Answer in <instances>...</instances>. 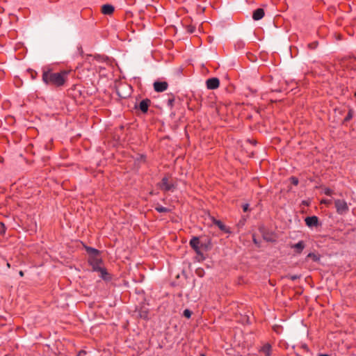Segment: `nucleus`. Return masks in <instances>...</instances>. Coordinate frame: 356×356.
<instances>
[{"label":"nucleus","instance_id":"72a5a7b5","mask_svg":"<svg viewBox=\"0 0 356 356\" xmlns=\"http://www.w3.org/2000/svg\"><path fill=\"white\" fill-rule=\"evenodd\" d=\"M354 96L356 97V92H355Z\"/></svg>","mask_w":356,"mask_h":356},{"label":"nucleus","instance_id":"f257e3e1","mask_svg":"<svg viewBox=\"0 0 356 356\" xmlns=\"http://www.w3.org/2000/svg\"><path fill=\"white\" fill-rule=\"evenodd\" d=\"M69 74V71L63 70L60 72H53L51 70L44 71L42 81L46 84L53 85L56 87L63 86Z\"/></svg>","mask_w":356,"mask_h":356},{"label":"nucleus","instance_id":"f03ea898","mask_svg":"<svg viewBox=\"0 0 356 356\" xmlns=\"http://www.w3.org/2000/svg\"><path fill=\"white\" fill-rule=\"evenodd\" d=\"M158 187L163 192L173 191L175 189V184L169 180L168 177H164L161 182L158 184Z\"/></svg>","mask_w":356,"mask_h":356},{"label":"nucleus","instance_id":"412c9836","mask_svg":"<svg viewBox=\"0 0 356 356\" xmlns=\"http://www.w3.org/2000/svg\"><path fill=\"white\" fill-rule=\"evenodd\" d=\"M140 316L142 318L147 319L148 318L147 312L142 311L140 312Z\"/></svg>","mask_w":356,"mask_h":356},{"label":"nucleus","instance_id":"ddd939ff","mask_svg":"<svg viewBox=\"0 0 356 356\" xmlns=\"http://www.w3.org/2000/svg\"><path fill=\"white\" fill-rule=\"evenodd\" d=\"M305 245L304 241H300L297 243H295L291 245V248L294 249L296 250V252L298 254H300L303 249L305 248Z\"/></svg>","mask_w":356,"mask_h":356},{"label":"nucleus","instance_id":"aec40b11","mask_svg":"<svg viewBox=\"0 0 356 356\" xmlns=\"http://www.w3.org/2000/svg\"><path fill=\"white\" fill-rule=\"evenodd\" d=\"M6 232V227L3 223L0 222V235L4 234Z\"/></svg>","mask_w":356,"mask_h":356},{"label":"nucleus","instance_id":"4be33fe9","mask_svg":"<svg viewBox=\"0 0 356 356\" xmlns=\"http://www.w3.org/2000/svg\"><path fill=\"white\" fill-rule=\"evenodd\" d=\"M353 118V111L350 109L348 111V113L347 114L346 117L345 118L346 121L350 120Z\"/></svg>","mask_w":356,"mask_h":356},{"label":"nucleus","instance_id":"0eeeda50","mask_svg":"<svg viewBox=\"0 0 356 356\" xmlns=\"http://www.w3.org/2000/svg\"><path fill=\"white\" fill-rule=\"evenodd\" d=\"M168 84L165 81H155L154 89L156 92H161L167 90Z\"/></svg>","mask_w":356,"mask_h":356},{"label":"nucleus","instance_id":"a878e982","mask_svg":"<svg viewBox=\"0 0 356 356\" xmlns=\"http://www.w3.org/2000/svg\"><path fill=\"white\" fill-rule=\"evenodd\" d=\"M86 352L85 350H81L79 352L76 356H86Z\"/></svg>","mask_w":356,"mask_h":356},{"label":"nucleus","instance_id":"39448f33","mask_svg":"<svg viewBox=\"0 0 356 356\" xmlns=\"http://www.w3.org/2000/svg\"><path fill=\"white\" fill-rule=\"evenodd\" d=\"M207 88L209 90H215L219 87L220 81L218 78H210L206 81Z\"/></svg>","mask_w":356,"mask_h":356},{"label":"nucleus","instance_id":"f3484780","mask_svg":"<svg viewBox=\"0 0 356 356\" xmlns=\"http://www.w3.org/2000/svg\"><path fill=\"white\" fill-rule=\"evenodd\" d=\"M155 210L159 213H168L170 211L168 208L161 205H157L155 207Z\"/></svg>","mask_w":356,"mask_h":356},{"label":"nucleus","instance_id":"4468645a","mask_svg":"<svg viewBox=\"0 0 356 356\" xmlns=\"http://www.w3.org/2000/svg\"><path fill=\"white\" fill-rule=\"evenodd\" d=\"M114 11V7L111 4H104L102 6V13L104 15H111Z\"/></svg>","mask_w":356,"mask_h":356},{"label":"nucleus","instance_id":"2eb2a0df","mask_svg":"<svg viewBox=\"0 0 356 356\" xmlns=\"http://www.w3.org/2000/svg\"><path fill=\"white\" fill-rule=\"evenodd\" d=\"M97 272L99 273V277L102 280H104L105 281H108V280H111V277L105 268L101 267L100 270H98Z\"/></svg>","mask_w":356,"mask_h":356},{"label":"nucleus","instance_id":"5701e85b","mask_svg":"<svg viewBox=\"0 0 356 356\" xmlns=\"http://www.w3.org/2000/svg\"><path fill=\"white\" fill-rule=\"evenodd\" d=\"M324 193L326 195L331 196L332 195L333 192H332V190H331L330 188H325L324 190Z\"/></svg>","mask_w":356,"mask_h":356},{"label":"nucleus","instance_id":"9d476101","mask_svg":"<svg viewBox=\"0 0 356 356\" xmlns=\"http://www.w3.org/2000/svg\"><path fill=\"white\" fill-rule=\"evenodd\" d=\"M272 347L268 343L264 344L260 349L259 353L263 356H271Z\"/></svg>","mask_w":356,"mask_h":356},{"label":"nucleus","instance_id":"7ed1b4c3","mask_svg":"<svg viewBox=\"0 0 356 356\" xmlns=\"http://www.w3.org/2000/svg\"><path fill=\"white\" fill-rule=\"evenodd\" d=\"M88 263L92 266V270L96 272L98 270H100L102 264V259L98 257H88Z\"/></svg>","mask_w":356,"mask_h":356},{"label":"nucleus","instance_id":"cd10ccee","mask_svg":"<svg viewBox=\"0 0 356 356\" xmlns=\"http://www.w3.org/2000/svg\"><path fill=\"white\" fill-rule=\"evenodd\" d=\"M188 31L190 33H193L195 31V27L191 26H188Z\"/></svg>","mask_w":356,"mask_h":356},{"label":"nucleus","instance_id":"a211bd4d","mask_svg":"<svg viewBox=\"0 0 356 356\" xmlns=\"http://www.w3.org/2000/svg\"><path fill=\"white\" fill-rule=\"evenodd\" d=\"M308 258H311L314 261H320V256L318 254H316L315 253L310 252L307 254Z\"/></svg>","mask_w":356,"mask_h":356},{"label":"nucleus","instance_id":"c85d7f7f","mask_svg":"<svg viewBox=\"0 0 356 356\" xmlns=\"http://www.w3.org/2000/svg\"><path fill=\"white\" fill-rule=\"evenodd\" d=\"M318 356H330V355H327V354H321V355H319Z\"/></svg>","mask_w":356,"mask_h":356},{"label":"nucleus","instance_id":"6ab92c4d","mask_svg":"<svg viewBox=\"0 0 356 356\" xmlns=\"http://www.w3.org/2000/svg\"><path fill=\"white\" fill-rule=\"evenodd\" d=\"M184 316L187 318H191V314H192V312L188 309H186L184 311V313H183Z\"/></svg>","mask_w":356,"mask_h":356},{"label":"nucleus","instance_id":"1a4fd4ad","mask_svg":"<svg viewBox=\"0 0 356 356\" xmlns=\"http://www.w3.org/2000/svg\"><path fill=\"white\" fill-rule=\"evenodd\" d=\"M151 101L149 99H143L136 108H138L143 113H145L148 111V108L150 105Z\"/></svg>","mask_w":356,"mask_h":356},{"label":"nucleus","instance_id":"473e14b6","mask_svg":"<svg viewBox=\"0 0 356 356\" xmlns=\"http://www.w3.org/2000/svg\"><path fill=\"white\" fill-rule=\"evenodd\" d=\"M200 356H206V355H204V354H202V355H200Z\"/></svg>","mask_w":356,"mask_h":356},{"label":"nucleus","instance_id":"dca6fc26","mask_svg":"<svg viewBox=\"0 0 356 356\" xmlns=\"http://www.w3.org/2000/svg\"><path fill=\"white\" fill-rule=\"evenodd\" d=\"M85 249L89 254V257H92L93 255L95 257L99 256L100 252L97 249L89 246H86Z\"/></svg>","mask_w":356,"mask_h":356},{"label":"nucleus","instance_id":"7c9ffc66","mask_svg":"<svg viewBox=\"0 0 356 356\" xmlns=\"http://www.w3.org/2000/svg\"><path fill=\"white\" fill-rule=\"evenodd\" d=\"M296 278H297V277H296V276H293V277H292V280H296Z\"/></svg>","mask_w":356,"mask_h":356},{"label":"nucleus","instance_id":"b1692460","mask_svg":"<svg viewBox=\"0 0 356 356\" xmlns=\"http://www.w3.org/2000/svg\"><path fill=\"white\" fill-rule=\"evenodd\" d=\"M291 181L295 186L298 184V178H296L295 177H291Z\"/></svg>","mask_w":356,"mask_h":356},{"label":"nucleus","instance_id":"20e7f679","mask_svg":"<svg viewBox=\"0 0 356 356\" xmlns=\"http://www.w3.org/2000/svg\"><path fill=\"white\" fill-rule=\"evenodd\" d=\"M334 205H335L337 211L339 214H343L348 211V207L345 200H336L334 201Z\"/></svg>","mask_w":356,"mask_h":356},{"label":"nucleus","instance_id":"423d86ee","mask_svg":"<svg viewBox=\"0 0 356 356\" xmlns=\"http://www.w3.org/2000/svg\"><path fill=\"white\" fill-rule=\"evenodd\" d=\"M191 248L195 251L197 254H200V239L197 236H193L189 242Z\"/></svg>","mask_w":356,"mask_h":356},{"label":"nucleus","instance_id":"6e6552de","mask_svg":"<svg viewBox=\"0 0 356 356\" xmlns=\"http://www.w3.org/2000/svg\"><path fill=\"white\" fill-rule=\"evenodd\" d=\"M305 221L309 227H317L318 225V218L316 216L307 217Z\"/></svg>","mask_w":356,"mask_h":356},{"label":"nucleus","instance_id":"f8f14e48","mask_svg":"<svg viewBox=\"0 0 356 356\" xmlns=\"http://www.w3.org/2000/svg\"><path fill=\"white\" fill-rule=\"evenodd\" d=\"M264 16V10L263 8H257L253 12L252 18L254 20H259Z\"/></svg>","mask_w":356,"mask_h":356},{"label":"nucleus","instance_id":"393cba45","mask_svg":"<svg viewBox=\"0 0 356 356\" xmlns=\"http://www.w3.org/2000/svg\"><path fill=\"white\" fill-rule=\"evenodd\" d=\"M174 101H175L174 98L168 99V106H170V107H172Z\"/></svg>","mask_w":356,"mask_h":356},{"label":"nucleus","instance_id":"2f4dec72","mask_svg":"<svg viewBox=\"0 0 356 356\" xmlns=\"http://www.w3.org/2000/svg\"><path fill=\"white\" fill-rule=\"evenodd\" d=\"M253 241L254 243H257V240L255 238H254Z\"/></svg>","mask_w":356,"mask_h":356},{"label":"nucleus","instance_id":"9b49d317","mask_svg":"<svg viewBox=\"0 0 356 356\" xmlns=\"http://www.w3.org/2000/svg\"><path fill=\"white\" fill-rule=\"evenodd\" d=\"M213 223L218 226V227L225 233H231L229 228L227 227L220 220L213 219Z\"/></svg>","mask_w":356,"mask_h":356},{"label":"nucleus","instance_id":"bb28decb","mask_svg":"<svg viewBox=\"0 0 356 356\" xmlns=\"http://www.w3.org/2000/svg\"><path fill=\"white\" fill-rule=\"evenodd\" d=\"M248 208H249V204H245L243 205V211H245V212L248 211Z\"/></svg>","mask_w":356,"mask_h":356},{"label":"nucleus","instance_id":"c756f323","mask_svg":"<svg viewBox=\"0 0 356 356\" xmlns=\"http://www.w3.org/2000/svg\"><path fill=\"white\" fill-rule=\"evenodd\" d=\"M19 275H20V276H23V275H24L23 272H22V271H20V272H19Z\"/></svg>","mask_w":356,"mask_h":356}]
</instances>
